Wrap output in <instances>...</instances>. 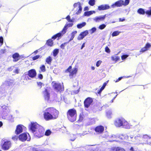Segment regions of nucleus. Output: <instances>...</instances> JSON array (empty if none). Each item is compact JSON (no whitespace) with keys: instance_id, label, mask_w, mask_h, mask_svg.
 <instances>
[{"instance_id":"nucleus-1","label":"nucleus","mask_w":151,"mask_h":151,"mask_svg":"<svg viewBox=\"0 0 151 151\" xmlns=\"http://www.w3.org/2000/svg\"><path fill=\"white\" fill-rule=\"evenodd\" d=\"M43 115L46 121L55 119L59 116V111L54 107H49L45 109Z\"/></svg>"},{"instance_id":"nucleus-2","label":"nucleus","mask_w":151,"mask_h":151,"mask_svg":"<svg viewBox=\"0 0 151 151\" xmlns=\"http://www.w3.org/2000/svg\"><path fill=\"white\" fill-rule=\"evenodd\" d=\"M66 115L67 119L70 122H73L76 120L77 113L75 109H69L67 112Z\"/></svg>"},{"instance_id":"nucleus-3","label":"nucleus","mask_w":151,"mask_h":151,"mask_svg":"<svg viewBox=\"0 0 151 151\" xmlns=\"http://www.w3.org/2000/svg\"><path fill=\"white\" fill-rule=\"evenodd\" d=\"M114 125L116 127L123 126L125 128H127L129 127V124L123 118H119L116 119L114 122Z\"/></svg>"},{"instance_id":"nucleus-4","label":"nucleus","mask_w":151,"mask_h":151,"mask_svg":"<svg viewBox=\"0 0 151 151\" xmlns=\"http://www.w3.org/2000/svg\"><path fill=\"white\" fill-rule=\"evenodd\" d=\"M53 88L57 92H61L64 90L63 86L59 83L52 81L51 83Z\"/></svg>"},{"instance_id":"nucleus-5","label":"nucleus","mask_w":151,"mask_h":151,"mask_svg":"<svg viewBox=\"0 0 151 151\" xmlns=\"http://www.w3.org/2000/svg\"><path fill=\"white\" fill-rule=\"evenodd\" d=\"M72 68V66H70L65 70V73H69V76L70 78H73L74 76H75L78 71L77 68H73L71 70Z\"/></svg>"},{"instance_id":"nucleus-6","label":"nucleus","mask_w":151,"mask_h":151,"mask_svg":"<svg viewBox=\"0 0 151 151\" xmlns=\"http://www.w3.org/2000/svg\"><path fill=\"white\" fill-rule=\"evenodd\" d=\"M143 144H151V137L147 134H143L140 141Z\"/></svg>"},{"instance_id":"nucleus-7","label":"nucleus","mask_w":151,"mask_h":151,"mask_svg":"<svg viewBox=\"0 0 151 151\" xmlns=\"http://www.w3.org/2000/svg\"><path fill=\"white\" fill-rule=\"evenodd\" d=\"M34 133L35 136L38 138H40L44 135V130L42 128L40 127Z\"/></svg>"},{"instance_id":"nucleus-8","label":"nucleus","mask_w":151,"mask_h":151,"mask_svg":"<svg viewBox=\"0 0 151 151\" xmlns=\"http://www.w3.org/2000/svg\"><path fill=\"white\" fill-rule=\"evenodd\" d=\"M93 102V99L90 97L86 98L84 101V107L85 108H88Z\"/></svg>"},{"instance_id":"nucleus-9","label":"nucleus","mask_w":151,"mask_h":151,"mask_svg":"<svg viewBox=\"0 0 151 151\" xmlns=\"http://www.w3.org/2000/svg\"><path fill=\"white\" fill-rule=\"evenodd\" d=\"M11 142L10 141H6L3 143L1 146V148L4 150H8L11 147Z\"/></svg>"},{"instance_id":"nucleus-10","label":"nucleus","mask_w":151,"mask_h":151,"mask_svg":"<svg viewBox=\"0 0 151 151\" xmlns=\"http://www.w3.org/2000/svg\"><path fill=\"white\" fill-rule=\"evenodd\" d=\"M28 135H29L28 133H22L19 136V139L20 141L22 142H24L27 140L29 141V139L27 140Z\"/></svg>"},{"instance_id":"nucleus-11","label":"nucleus","mask_w":151,"mask_h":151,"mask_svg":"<svg viewBox=\"0 0 151 151\" xmlns=\"http://www.w3.org/2000/svg\"><path fill=\"white\" fill-rule=\"evenodd\" d=\"M40 127L36 122L31 123L30 125V129L34 133Z\"/></svg>"},{"instance_id":"nucleus-12","label":"nucleus","mask_w":151,"mask_h":151,"mask_svg":"<svg viewBox=\"0 0 151 151\" xmlns=\"http://www.w3.org/2000/svg\"><path fill=\"white\" fill-rule=\"evenodd\" d=\"M104 127L102 125L97 126L95 128L94 130L97 134H101L102 133L104 130Z\"/></svg>"},{"instance_id":"nucleus-13","label":"nucleus","mask_w":151,"mask_h":151,"mask_svg":"<svg viewBox=\"0 0 151 151\" xmlns=\"http://www.w3.org/2000/svg\"><path fill=\"white\" fill-rule=\"evenodd\" d=\"M37 75V73L35 69H32L29 70L28 72L27 75L31 78L35 77Z\"/></svg>"},{"instance_id":"nucleus-14","label":"nucleus","mask_w":151,"mask_h":151,"mask_svg":"<svg viewBox=\"0 0 151 151\" xmlns=\"http://www.w3.org/2000/svg\"><path fill=\"white\" fill-rule=\"evenodd\" d=\"M88 34V31L87 30L81 32L78 37V40H82Z\"/></svg>"},{"instance_id":"nucleus-15","label":"nucleus","mask_w":151,"mask_h":151,"mask_svg":"<svg viewBox=\"0 0 151 151\" xmlns=\"http://www.w3.org/2000/svg\"><path fill=\"white\" fill-rule=\"evenodd\" d=\"M151 47V45L149 43H146L145 46L142 48L140 50L139 52L140 53H142L147 50Z\"/></svg>"},{"instance_id":"nucleus-16","label":"nucleus","mask_w":151,"mask_h":151,"mask_svg":"<svg viewBox=\"0 0 151 151\" xmlns=\"http://www.w3.org/2000/svg\"><path fill=\"white\" fill-rule=\"evenodd\" d=\"M106 16V15L105 14L103 16H100L96 17L93 19V20L96 22H100L101 21H104L105 19Z\"/></svg>"},{"instance_id":"nucleus-17","label":"nucleus","mask_w":151,"mask_h":151,"mask_svg":"<svg viewBox=\"0 0 151 151\" xmlns=\"http://www.w3.org/2000/svg\"><path fill=\"white\" fill-rule=\"evenodd\" d=\"M12 57L13 59V61L14 62H16L22 58H21V56H20L19 54L17 52L13 54L12 55Z\"/></svg>"},{"instance_id":"nucleus-18","label":"nucleus","mask_w":151,"mask_h":151,"mask_svg":"<svg viewBox=\"0 0 151 151\" xmlns=\"http://www.w3.org/2000/svg\"><path fill=\"white\" fill-rule=\"evenodd\" d=\"M44 97L45 100L48 101L50 98V94L47 89L43 92Z\"/></svg>"},{"instance_id":"nucleus-19","label":"nucleus","mask_w":151,"mask_h":151,"mask_svg":"<svg viewBox=\"0 0 151 151\" xmlns=\"http://www.w3.org/2000/svg\"><path fill=\"white\" fill-rule=\"evenodd\" d=\"M123 1L122 0H120L116 2L114 4L111 5V6L113 8H114L116 6L120 7L123 5Z\"/></svg>"},{"instance_id":"nucleus-20","label":"nucleus","mask_w":151,"mask_h":151,"mask_svg":"<svg viewBox=\"0 0 151 151\" xmlns=\"http://www.w3.org/2000/svg\"><path fill=\"white\" fill-rule=\"evenodd\" d=\"M22 131L23 129L22 125L21 124H19L17 126L15 131L16 134H18L22 132Z\"/></svg>"},{"instance_id":"nucleus-21","label":"nucleus","mask_w":151,"mask_h":151,"mask_svg":"<svg viewBox=\"0 0 151 151\" xmlns=\"http://www.w3.org/2000/svg\"><path fill=\"white\" fill-rule=\"evenodd\" d=\"M110 6L107 4L101 5L98 6V9L99 10H104L109 9Z\"/></svg>"},{"instance_id":"nucleus-22","label":"nucleus","mask_w":151,"mask_h":151,"mask_svg":"<svg viewBox=\"0 0 151 151\" xmlns=\"http://www.w3.org/2000/svg\"><path fill=\"white\" fill-rule=\"evenodd\" d=\"M63 35V33L61 32L58 33L52 36L51 38L52 39L55 40L58 38L57 40H59V39Z\"/></svg>"},{"instance_id":"nucleus-23","label":"nucleus","mask_w":151,"mask_h":151,"mask_svg":"<svg viewBox=\"0 0 151 151\" xmlns=\"http://www.w3.org/2000/svg\"><path fill=\"white\" fill-rule=\"evenodd\" d=\"M73 24L72 23H69L68 24H66L64 26L63 29L62 31V32L63 33V34H65L66 32V30L67 29V27H71L73 25Z\"/></svg>"},{"instance_id":"nucleus-24","label":"nucleus","mask_w":151,"mask_h":151,"mask_svg":"<svg viewBox=\"0 0 151 151\" xmlns=\"http://www.w3.org/2000/svg\"><path fill=\"white\" fill-rule=\"evenodd\" d=\"M79 5L78 7L79 8V9L76 12V14H78L81 13V12L82 8L81 6V5L79 2L78 3H76L74 4V6L75 7H76L77 5Z\"/></svg>"},{"instance_id":"nucleus-25","label":"nucleus","mask_w":151,"mask_h":151,"mask_svg":"<svg viewBox=\"0 0 151 151\" xmlns=\"http://www.w3.org/2000/svg\"><path fill=\"white\" fill-rule=\"evenodd\" d=\"M52 39V38L48 39L46 41V44L47 45L50 47L52 46L53 45V42Z\"/></svg>"},{"instance_id":"nucleus-26","label":"nucleus","mask_w":151,"mask_h":151,"mask_svg":"<svg viewBox=\"0 0 151 151\" xmlns=\"http://www.w3.org/2000/svg\"><path fill=\"white\" fill-rule=\"evenodd\" d=\"M52 60V58L50 56H49L47 57L45 59L46 62L47 63L50 65H51Z\"/></svg>"},{"instance_id":"nucleus-27","label":"nucleus","mask_w":151,"mask_h":151,"mask_svg":"<svg viewBox=\"0 0 151 151\" xmlns=\"http://www.w3.org/2000/svg\"><path fill=\"white\" fill-rule=\"evenodd\" d=\"M111 59L112 60L116 62L120 60V57L118 56L114 55L111 56Z\"/></svg>"},{"instance_id":"nucleus-28","label":"nucleus","mask_w":151,"mask_h":151,"mask_svg":"<svg viewBox=\"0 0 151 151\" xmlns=\"http://www.w3.org/2000/svg\"><path fill=\"white\" fill-rule=\"evenodd\" d=\"M40 70H39V73L44 72L46 71L45 67L44 65H42L40 67Z\"/></svg>"},{"instance_id":"nucleus-29","label":"nucleus","mask_w":151,"mask_h":151,"mask_svg":"<svg viewBox=\"0 0 151 151\" xmlns=\"http://www.w3.org/2000/svg\"><path fill=\"white\" fill-rule=\"evenodd\" d=\"M137 12L140 14L144 15L145 13L146 14V11L145 12L144 10L142 8H139L137 10Z\"/></svg>"},{"instance_id":"nucleus-30","label":"nucleus","mask_w":151,"mask_h":151,"mask_svg":"<svg viewBox=\"0 0 151 151\" xmlns=\"http://www.w3.org/2000/svg\"><path fill=\"white\" fill-rule=\"evenodd\" d=\"M86 23L85 22H83L82 23L79 24L77 25V27L78 29H81L86 25Z\"/></svg>"},{"instance_id":"nucleus-31","label":"nucleus","mask_w":151,"mask_h":151,"mask_svg":"<svg viewBox=\"0 0 151 151\" xmlns=\"http://www.w3.org/2000/svg\"><path fill=\"white\" fill-rule=\"evenodd\" d=\"M77 33V31H73L71 33V37L70 39V40H69V41H70L73 39L74 38L75 36V35Z\"/></svg>"},{"instance_id":"nucleus-32","label":"nucleus","mask_w":151,"mask_h":151,"mask_svg":"<svg viewBox=\"0 0 151 151\" xmlns=\"http://www.w3.org/2000/svg\"><path fill=\"white\" fill-rule=\"evenodd\" d=\"M146 14L147 15L148 17L151 16V7L149 8V10L146 11Z\"/></svg>"},{"instance_id":"nucleus-33","label":"nucleus","mask_w":151,"mask_h":151,"mask_svg":"<svg viewBox=\"0 0 151 151\" xmlns=\"http://www.w3.org/2000/svg\"><path fill=\"white\" fill-rule=\"evenodd\" d=\"M59 52L58 49H55L53 51V55L54 56H56Z\"/></svg>"},{"instance_id":"nucleus-34","label":"nucleus","mask_w":151,"mask_h":151,"mask_svg":"<svg viewBox=\"0 0 151 151\" xmlns=\"http://www.w3.org/2000/svg\"><path fill=\"white\" fill-rule=\"evenodd\" d=\"M120 32H119L118 31H115L113 32L112 34V37L116 36L118 35Z\"/></svg>"},{"instance_id":"nucleus-35","label":"nucleus","mask_w":151,"mask_h":151,"mask_svg":"<svg viewBox=\"0 0 151 151\" xmlns=\"http://www.w3.org/2000/svg\"><path fill=\"white\" fill-rule=\"evenodd\" d=\"M93 14L91 11L88 12H84V15L85 16H88L91 15Z\"/></svg>"},{"instance_id":"nucleus-36","label":"nucleus","mask_w":151,"mask_h":151,"mask_svg":"<svg viewBox=\"0 0 151 151\" xmlns=\"http://www.w3.org/2000/svg\"><path fill=\"white\" fill-rule=\"evenodd\" d=\"M51 133V131L49 129L47 130L45 132V134L46 136H49Z\"/></svg>"},{"instance_id":"nucleus-37","label":"nucleus","mask_w":151,"mask_h":151,"mask_svg":"<svg viewBox=\"0 0 151 151\" xmlns=\"http://www.w3.org/2000/svg\"><path fill=\"white\" fill-rule=\"evenodd\" d=\"M95 2L94 0H90L89 1L88 4L90 5L93 6L95 4Z\"/></svg>"},{"instance_id":"nucleus-38","label":"nucleus","mask_w":151,"mask_h":151,"mask_svg":"<svg viewBox=\"0 0 151 151\" xmlns=\"http://www.w3.org/2000/svg\"><path fill=\"white\" fill-rule=\"evenodd\" d=\"M106 27V25H105L104 24H102L100 25L99 27V28L100 29H104Z\"/></svg>"},{"instance_id":"nucleus-39","label":"nucleus","mask_w":151,"mask_h":151,"mask_svg":"<svg viewBox=\"0 0 151 151\" xmlns=\"http://www.w3.org/2000/svg\"><path fill=\"white\" fill-rule=\"evenodd\" d=\"M105 51L108 53H109L110 52V50L108 46H106L105 48Z\"/></svg>"},{"instance_id":"nucleus-40","label":"nucleus","mask_w":151,"mask_h":151,"mask_svg":"<svg viewBox=\"0 0 151 151\" xmlns=\"http://www.w3.org/2000/svg\"><path fill=\"white\" fill-rule=\"evenodd\" d=\"M129 1L130 0H125L124 2L123 1V5L126 6L128 5L129 2Z\"/></svg>"},{"instance_id":"nucleus-41","label":"nucleus","mask_w":151,"mask_h":151,"mask_svg":"<svg viewBox=\"0 0 151 151\" xmlns=\"http://www.w3.org/2000/svg\"><path fill=\"white\" fill-rule=\"evenodd\" d=\"M129 56L127 55H124L121 56V59L122 60H124L127 58Z\"/></svg>"},{"instance_id":"nucleus-42","label":"nucleus","mask_w":151,"mask_h":151,"mask_svg":"<svg viewBox=\"0 0 151 151\" xmlns=\"http://www.w3.org/2000/svg\"><path fill=\"white\" fill-rule=\"evenodd\" d=\"M96 28L95 27H93L91 29H90V31H91V34H92L94 32L96 31Z\"/></svg>"},{"instance_id":"nucleus-43","label":"nucleus","mask_w":151,"mask_h":151,"mask_svg":"<svg viewBox=\"0 0 151 151\" xmlns=\"http://www.w3.org/2000/svg\"><path fill=\"white\" fill-rule=\"evenodd\" d=\"M40 57L39 55H36L32 57V59L33 60H34L38 59Z\"/></svg>"},{"instance_id":"nucleus-44","label":"nucleus","mask_w":151,"mask_h":151,"mask_svg":"<svg viewBox=\"0 0 151 151\" xmlns=\"http://www.w3.org/2000/svg\"><path fill=\"white\" fill-rule=\"evenodd\" d=\"M37 84L40 88H41L42 85V83L41 82H37Z\"/></svg>"},{"instance_id":"nucleus-45","label":"nucleus","mask_w":151,"mask_h":151,"mask_svg":"<svg viewBox=\"0 0 151 151\" xmlns=\"http://www.w3.org/2000/svg\"><path fill=\"white\" fill-rule=\"evenodd\" d=\"M138 100L139 101H142L144 100V97L142 95L139 96L138 97Z\"/></svg>"},{"instance_id":"nucleus-46","label":"nucleus","mask_w":151,"mask_h":151,"mask_svg":"<svg viewBox=\"0 0 151 151\" xmlns=\"http://www.w3.org/2000/svg\"><path fill=\"white\" fill-rule=\"evenodd\" d=\"M102 61L101 60H99L97 61L96 63V65L97 67H98L100 65Z\"/></svg>"},{"instance_id":"nucleus-47","label":"nucleus","mask_w":151,"mask_h":151,"mask_svg":"<svg viewBox=\"0 0 151 151\" xmlns=\"http://www.w3.org/2000/svg\"><path fill=\"white\" fill-rule=\"evenodd\" d=\"M4 39L3 38L2 36L0 37V43L1 45H2L3 44Z\"/></svg>"},{"instance_id":"nucleus-48","label":"nucleus","mask_w":151,"mask_h":151,"mask_svg":"<svg viewBox=\"0 0 151 151\" xmlns=\"http://www.w3.org/2000/svg\"><path fill=\"white\" fill-rule=\"evenodd\" d=\"M67 42H65L62 44L60 46V48L62 49H64L65 46Z\"/></svg>"},{"instance_id":"nucleus-49","label":"nucleus","mask_w":151,"mask_h":151,"mask_svg":"<svg viewBox=\"0 0 151 151\" xmlns=\"http://www.w3.org/2000/svg\"><path fill=\"white\" fill-rule=\"evenodd\" d=\"M117 147V151H125V150L123 148L119 147Z\"/></svg>"},{"instance_id":"nucleus-50","label":"nucleus","mask_w":151,"mask_h":151,"mask_svg":"<svg viewBox=\"0 0 151 151\" xmlns=\"http://www.w3.org/2000/svg\"><path fill=\"white\" fill-rule=\"evenodd\" d=\"M6 52V49H1L0 50V52L1 54L4 53Z\"/></svg>"},{"instance_id":"nucleus-51","label":"nucleus","mask_w":151,"mask_h":151,"mask_svg":"<svg viewBox=\"0 0 151 151\" xmlns=\"http://www.w3.org/2000/svg\"><path fill=\"white\" fill-rule=\"evenodd\" d=\"M38 78L40 79H42L43 78V76L41 74H39L38 75Z\"/></svg>"},{"instance_id":"nucleus-52","label":"nucleus","mask_w":151,"mask_h":151,"mask_svg":"<svg viewBox=\"0 0 151 151\" xmlns=\"http://www.w3.org/2000/svg\"><path fill=\"white\" fill-rule=\"evenodd\" d=\"M110 151H117V147H114L112 148Z\"/></svg>"},{"instance_id":"nucleus-53","label":"nucleus","mask_w":151,"mask_h":151,"mask_svg":"<svg viewBox=\"0 0 151 151\" xmlns=\"http://www.w3.org/2000/svg\"><path fill=\"white\" fill-rule=\"evenodd\" d=\"M103 89H104L101 87L99 90L98 91L97 93L99 94H100Z\"/></svg>"},{"instance_id":"nucleus-54","label":"nucleus","mask_w":151,"mask_h":151,"mask_svg":"<svg viewBox=\"0 0 151 151\" xmlns=\"http://www.w3.org/2000/svg\"><path fill=\"white\" fill-rule=\"evenodd\" d=\"M23 76L24 78V79L27 80L29 79V77H28L27 74H24L23 75Z\"/></svg>"},{"instance_id":"nucleus-55","label":"nucleus","mask_w":151,"mask_h":151,"mask_svg":"<svg viewBox=\"0 0 151 151\" xmlns=\"http://www.w3.org/2000/svg\"><path fill=\"white\" fill-rule=\"evenodd\" d=\"M125 20V19L124 18H119V21L121 22H124Z\"/></svg>"},{"instance_id":"nucleus-56","label":"nucleus","mask_w":151,"mask_h":151,"mask_svg":"<svg viewBox=\"0 0 151 151\" xmlns=\"http://www.w3.org/2000/svg\"><path fill=\"white\" fill-rule=\"evenodd\" d=\"M123 78V77H120L119 78H118V79H117L115 81V82H117L118 81H120V80H121L122 78Z\"/></svg>"},{"instance_id":"nucleus-57","label":"nucleus","mask_w":151,"mask_h":151,"mask_svg":"<svg viewBox=\"0 0 151 151\" xmlns=\"http://www.w3.org/2000/svg\"><path fill=\"white\" fill-rule=\"evenodd\" d=\"M14 72L16 74H18L19 73V69L18 68H16L14 71Z\"/></svg>"},{"instance_id":"nucleus-58","label":"nucleus","mask_w":151,"mask_h":151,"mask_svg":"<svg viewBox=\"0 0 151 151\" xmlns=\"http://www.w3.org/2000/svg\"><path fill=\"white\" fill-rule=\"evenodd\" d=\"M106 84H107L106 83V82L104 83H103L101 87H102L104 89V88H105V86H106Z\"/></svg>"},{"instance_id":"nucleus-59","label":"nucleus","mask_w":151,"mask_h":151,"mask_svg":"<svg viewBox=\"0 0 151 151\" xmlns=\"http://www.w3.org/2000/svg\"><path fill=\"white\" fill-rule=\"evenodd\" d=\"M65 18L67 19V20L68 21L69 20H70V17L69 15H68Z\"/></svg>"},{"instance_id":"nucleus-60","label":"nucleus","mask_w":151,"mask_h":151,"mask_svg":"<svg viewBox=\"0 0 151 151\" xmlns=\"http://www.w3.org/2000/svg\"><path fill=\"white\" fill-rule=\"evenodd\" d=\"M89 9V8L88 7V6H86L84 8V11H87Z\"/></svg>"},{"instance_id":"nucleus-61","label":"nucleus","mask_w":151,"mask_h":151,"mask_svg":"<svg viewBox=\"0 0 151 151\" xmlns=\"http://www.w3.org/2000/svg\"><path fill=\"white\" fill-rule=\"evenodd\" d=\"M84 47H85V43H83V44L81 46V49H82Z\"/></svg>"},{"instance_id":"nucleus-62","label":"nucleus","mask_w":151,"mask_h":151,"mask_svg":"<svg viewBox=\"0 0 151 151\" xmlns=\"http://www.w3.org/2000/svg\"><path fill=\"white\" fill-rule=\"evenodd\" d=\"M73 20H74L71 19H70V20H69L68 21L69 22H73Z\"/></svg>"},{"instance_id":"nucleus-63","label":"nucleus","mask_w":151,"mask_h":151,"mask_svg":"<svg viewBox=\"0 0 151 151\" xmlns=\"http://www.w3.org/2000/svg\"><path fill=\"white\" fill-rule=\"evenodd\" d=\"M130 150L131 151H135L134 150V148L132 147H131L130 149Z\"/></svg>"},{"instance_id":"nucleus-64","label":"nucleus","mask_w":151,"mask_h":151,"mask_svg":"<svg viewBox=\"0 0 151 151\" xmlns=\"http://www.w3.org/2000/svg\"><path fill=\"white\" fill-rule=\"evenodd\" d=\"M3 125V123L2 122L0 121V127Z\"/></svg>"}]
</instances>
